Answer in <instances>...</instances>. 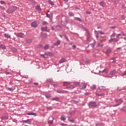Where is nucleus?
<instances>
[{
    "label": "nucleus",
    "instance_id": "43",
    "mask_svg": "<svg viewBox=\"0 0 126 126\" xmlns=\"http://www.w3.org/2000/svg\"><path fill=\"white\" fill-rule=\"evenodd\" d=\"M48 124H49V125H53V124H54L53 121V120L48 121Z\"/></svg>",
    "mask_w": 126,
    "mask_h": 126
},
{
    "label": "nucleus",
    "instance_id": "55",
    "mask_svg": "<svg viewBox=\"0 0 126 126\" xmlns=\"http://www.w3.org/2000/svg\"><path fill=\"white\" fill-rule=\"evenodd\" d=\"M37 48H43V45H41V44H39V45H37Z\"/></svg>",
    "mask_w": 126,
    "mask_h": 126
},
{
    "label": "nucleus",
    "instance_id": "64",
    "mask_svg": "<svg viewBox=\"0 0 126 126\" xmlns=\"http://www.w3.org/2000/svg\"><path fill=\"white\" fill-rule=\"evenodd\" d=\"M72 47L73 49H76V46H75V45H73Z\"/></svg>",
    "mask_w": 126,
    "mask_h": 126
},
{
    "label": "nucleus",
    "instance_id": "16",
    "mask_svg": "<svg viewBox=\"0 0 126 126\" xmlns=\"http://www.w3.org/2000/svg\"><path fill=\"white\" fill-rule=\"evenodd\" d=\"M40 56H41L43 59H47L48 56H47V53H45L44 54H41Z\"/></svg>",
    "mask_w": 126,
    "mask_h": 126
},
{
    "label": "nucleus",
    "instance_id": "34",
    "mask_svg": "<svg viewBox=\"0 0 126 126\" xmlns=\"http://www.w3.org/2000/svg\"><path fill=\"white\" fill-rule=\"evenodd\" d=\"M73 83L75 85V86H79V85L80 84L79 82H74Z\"/></svg>",
    "mask_w": 126,
    "mask_h": 126
},
{
    "label": "nucleus",
    "instance_id": "49",
    "mask_svg": "<svg viewBox=\"0 0 126 126\" xmlns=\"http://www.w3.org/2000/svg\"><path fill=\"white\" fill-rule=\"evenodd\" d=\"M115 36H116V33H113L112 34H111L110 35V37L111 38H114V37H115Z\"/></svg>",
    "mask_w": 126,
    "mask_h": 126
},
{
    "label": "nucleus",
    "instance_id": "3",
    "mask_svg": "<svg viewBox=\"0 0 126 126\" xmlns=\"http://www.w3.org/2000/svg\"><path fill=\"white\" fill-rule=\"evenodd\" d=\"M15 35L19 38H23L24 37V34L22 32L15 33Z\"/></svg>",
    "mask_w": 126,
    "mask_h": 126
},
{
    "label": "nucleus",
    "instance_id": "30",
    "mask_svg": "<svg viewBox=\"0 0 126 126\" xmlns=\"http://www.w3.org/2000/svg\"><path fill=\"white\" fill-rule=\"evenodd\" d=\"M91 89H92L93 90H94V89H96V85L94 84L92 86L90 87Z\"/></svg>",
    "mask_w": 126,
    "mask_h": 126
},
{
    "label": "nucleus",
    "instance_id": "25",
    "mask_svg": "<svg viewBox=\"0 0 126 126\" xmlns=\"http://www.w3.org/2000/svg\"><path fill=\"white\" fill-rule=\"evenodd\" d=\"M46 81L48 83H53V79L51 78L47 79Z\"/></svg>",
    "mask_w": 126,
    "mask_h": 126
},
{
    "label": "nucleus",
    "instance_id": "28",
    "mask_svg": "<svg viewBox=\"0 0 126 126\" xmlns=\"http://www.w3.org/2000/svg\"><path fill=\"white\" fill-rule=\"evenodd\" d=\"M48 30V28L46 27H41V31H47V30Z\"/></svg>",
    "mask_w": 126,
    "mask_h": 126
},
{
    "label": "nucleus",
    "instance_id": "7",
    "mask_svg": "<svg viewBox=\"0 0 126 126\" xmlns=\"http://www.w3.org/2000/svg\"><path fill=\"white\" fill-rule=\"evenodd\" d=\"M119 41V39H117V38H111L109 40V43H116V42H118Z\"/></svg>",
    "mask_w": 126,
    "mask_h": 126
},
{
    "label": "nucleus",
    "instance_id": "31",
    "mask_svg": "<svg viewBox=\"0 0 126 126\" xmlns=\"http://www.w3.org/2000/svg\"><path fill=\"white\" fill-rule=\"evenodd\" d=\"M35 9L37 10H39V11H41L42 10V9H41V7H40V5H37L35 7Z\"/></svg>",
    "mask_w": 126,
    "mask_h": 126
},
{
    "label": "nucleus",
    "instance_id": "35",
    "mask_svg": "<svg viewBox=\"0 0 126 126\" xmlns=\"http://www.w3.org/2000/svg\"><path fill=\"white\" fill-rule=\"evenodd\" d=\"M56 29L58 30V31H60L62 30V27H61V26H57Z\"/></svg>",
    "mask_w": 126,
    "mask_h": 126
},
{
    "label": "nucleus",
    "instance_id": "22",
    "mask_svg": "<svg viewBox=\"0 0 126 126\" xmlns=\"http://www.w3.org/2000/svg\"><path fill=\"white\" fill-rule=\"evenodd\" d=\"M65 59L62 58L59 61V63H63L65 62Z\"/></svg>",
    "mask_w": 126,
    "mask_h": 126
},
{
    "label": "nucleus",
    "instance_id": "62",
    "mask_svg": "<svg viewBox=\"0 0 126 126\" xmlns=\"http://www.w3.org/2000/svg\"><path fill=\"white\" fill-rule=\"evenodd\" d=\"M33 85H36V86H38L39 85V83H34Z\"/></svg>",
    "mask_w": 126,
    "mask_h": 126
},
{
    "label": "nucleus",
    "instance_id": "15",
    "mask_svg": "<svg viewBox=\"0 0 126 126\" xmlns=\"http://www.w3.org/2000/svg\"><path fill=\"white\" fill-rule=\"evenodd\" d=\"M99 72H101V73H108V72H109V70L104 69L102 71H99Z\"/></svg>",
    "mask_w": 126,
    "mask_h": 126
},
{
    "label": "nucleus",
    "instance_id": "37",
    "mask_svg": "<svg viewBox=\"0 0 126 126\" xmlns=\"http://www.w3.org/2000/svg\"><path fill=\"white\" fill-rule=\"evenodd\" d=\"M27 115H28L29 116H36V113H27Z\"/></svg>",
    "mask_w": 126,
    "mask_h": 126
},
{
    "label": "nucleus",
    "instance_id": "27",
    "mask_svg": "<svg viewBox=\"0 0 126 126\" xmlns=\"http://www.w3.org/2000/svg\"><path fill=\"white\" fill-rule=\"evenodd\" d=\"M98 89H99V90H105L106 89V87L102 86L99 87Z\"/></svg>",
    "mask_w": 126,
    "mask_h": 126
},
{
    "label": "nucleus",
    "instance_id": "21",
    "mask_svg": "<svg viewBox=\"0 0 126 126\" xmlns=\"http://www.w3.org/2000/svg\"><path fill=\"white\" fill-rule=\"evenodd\" d=\"M75 114V111L74 110H70L69 111V114L70 115V116H74Z\"/></svg>",
    "mask_w": 126,
    "mask_h": 126
},
{
    "label": "nucleus",
    "instance_id": "54",
    "mask_svg": "<svg viewBox=\"0 0 126 126\" xmlns=\"http://www.w3.org/2000/svg\"><path fill=\"white\" fill-rule=\"evenodd\" d=\"M60 126H67V124H64L63 123H61L60 124Z\"/></svg>",
    "mask_w": 126,
    "mask_h": 126
},
{
    "label": "nucleus",
    "instance_id": "4",
    "mask_svg": "<svg viewBox=\"0 0 126 126\" xmlns=\"http://www.w3.org/2000/svg\"><path fill=\"white\" fill-rule=\"evenodd\" d=\"M31 26L34 28H36V27H38V24H37V21H34V22H32L31 23Z\"/></svg>",
    "mask_w": 126,
    "mask_h": 126
},
{
    "label": "nucleus",
    "instance_id": "45",
    "mask_svg": "<svg viewBox=\"0 0 126 126\" xmlns=\"http://www.w3.org/2000/svg\"><path fill=\"white\" fill-rule=\"evenodd\" d=\"M68 84V85H69L71 84V83L70 82H64L63 84Z\"/></svg>",
    "mask_w": 126,
    "mask_h": 126
},
{
    "label": "nucleus",
    "instance_id": "60",
    "mask_svg": "<svg viewBox=\"0 0 126 126\" xmlns=\"http://www.w3.org/2000/svg\"><path fill=\"white\" fill-rule=\"evenodd\" d=\"M46 16L47 17H48V18H51V16L50 14H46Z\"/></svg>",
    "mask_w": 126,
    "mask_h": 126
},
{
    "label": "nucleus",
    "instance_id": "24",
    "mask_svg": "<svg viewBox=\"0 0 126 126\" xmlns=\"http://www.w3.org/2000/svg\"><path fill=\"white\" fill-rule=\"evenodd\" d=\"M46 55L48 57V56H50V57H53V56H54V53H52V52H48L47 53H46Z\"/></svg>",
    "mask_w": 126,
    "mask_h": 126
},
{
    "label": "nucleus",
    "instance_id": "6",
    "mask_svg": "<svg viewBox=\"0 0 126 126\" xmlns=\"http://www.w3.org/2000/svg\"><path fill=\"white\" fill-rule=\"evenodd\" d=\"M1 120H7L8 119V114L7 113H5L1 117Z\"/></svg>",
    "mask_w": 126,
    "mask_h": 126
},
{
    "label": "nucleus",
    "instance_id": "63",
    "mask_svg": "<svg viewBox=\"0 0 126 126\" xmlns=\"http://www.w3.org/2000/svg\"><path fill=\"white\" fill-rule=\"evenodd\" d=\"M99 33L101 34V35H104L105 33L102 32V31H99Z\"/></svg>",
    "mask_w": 126,
    "mask_h": 126
},
{
    "label": "nucleus",
    "instance_id": "2",
    "mask_svg": "<svg viewBox=\"0 0 126 126\" xmlns=\"http://www.w3.org/2000/svg\"><path fill=\"white\" fill-rule=\"evenodd\" d=\"M88 106L90 108H91V107L95 108V107H97L98 105H97V102H96V101H90L88 103Z\"/></svg>",
    "mask_w": 126,
    "mask_h": 126
},
{
    "label": "nucleus",
    "instance_id": "42",
    "mask_svg": "<svg viewBox=\"0 0 126 126\" xmlns=\"http://www.w3.org/2000/svg\"><path fill=\"white\" fill-rule=\"evenodd\" d=\"M12 50L13 52H14V53H16V52H17V49L15 48V47L12 48Z\"/></svg>",
    "mask_w": 126,
    "mask_h": 126
},
{
    "label": "nucleus",
    "instance_id": "48",
    "mask_svg": "<svg viewBox=\"0 0 126 126\" xmlns=\"http://www.w3.org/2000/svg\"><path fill=\"white\" fill-rule=\"evenodd\" d=\"M63 36H64V38H65L66 39V40H67V41H69V39H68V38L67 37V36H66V35L64 34Z\"/></svg>",
    "mask_w": 126,
    "mask_h": 126
},
{
    "label": "nucleus",
    "instance_id": "46",
    "mask_svg": "<svg viewBox=\"0 0 126 126\" xmlns=\"http://www.w3.org/2000/svg\"><path fill=\"white\" fill-rule=\"evenodd\" d=\"M112 52V50L111 49H108L106 51V54H110Z\"/></svg>",
    "mask_w": 126,
    "mask_h": 126
},
{
    "label": "nucleus",
    "instance_id": "58",
    "mask_svg": "<svg viewBox=\"0 0 126 126\" xmlns=\"http://www.w3.org/2000/svg\"><path fill=\"white\" fill-rule=\"evenodd\" d=\"M46 24H48V22H46V21H44L42 23V25H46Z\"/></svg>",
    "mask_w": 126,
    "mask_h": 126
},
{
    "label": "nucleus",
    "instance_id": "56",
    "mask_svg": "<svg viewBox=\"0 0 126 126\" xmlns=\"http://www.w3.org/2000/svg\"><path fill=\"white\" fill-rule=\"evenodd\" d=\"M120 105H121V103H118L117 104H115V105H113V107H118V106H120Z\"/></svg>",
    "mask_w": 126,
    "mask_h": 126
},
{
    "label": "nucleus",
    "instance_id": "1",
    "mask_svg": "<svg viewBox=\"0 0 126 126\" xmlns=\"http://www.w3.org/2000/svg\"><path fill=\"white\" fill-rule=\"evenodd\" d=\"M16 9H17V8L16 6H12L9 7L7 9L6 12L9 14L13 13V12H14L15 10H16Z\"/></svg>",
    "mask_w": 126,
    "mask_h": 126
},
{
    "label": "nucleus",
    "instance_id": "29",
    "mask_svg": "<svg viewBox=\"0 0 126 126\" xmlns=\"http://www.w3.org/2000/svg\"><path fill=\"white\" fill-rule=\"evenodd\" d=\"M50 48V45L49 44H46L44 47V50H48Z\"/></svg>",
    "mask_w": 126,
    "mask_h": 126
},
{
    "label": "nucleus",
    "instance_id": "20",
    "mask_svg": "<svg viewBox=\"0 0 126 126\" xmlns=\"http://www.w3.org/2000/svg\"><path fill=\"white\" fill-rule=\"evenodd\" d=\"M24 123L25 124H28L29 125H31V121L29 119L24 121Z\"/></svg>",
    "mask_w": 126,
    "mask_h": 126
},
{
    "label": "nucleus",
    "instance_id": "41",
    "mask_svg": "<svg viewBox=\"0 0 126 126\" xmlns=\"http://www.w3.org/2000/svg\"><path fill=\"white\" fill-rule=\"evenodd\" d=\"M80 89H85L86 88V85L80 86Z\"/></svg>",
    "mask_w": 126,
    "mask_h": 126
},
{
    "label": "nucleus",
    "instance_id": "14",
    "mask_svg": "<svg viewBox=\"0 0 126 126\" xmlns=\"http://www.w3.org/2000/svg\"><path fill=\"white\" fill-rule=\"evenodd\" d=\"M60 120L61 121H63V122H64V121H65V120H66V117H65V116H64V115H62V116H61V117L60 118Z\"/></svg>",
    "mask_w": 126,
    "mask_h": 126
},
{
    "label": "nucleus",
    "instance_id": "52",
    "mask_svg": "<svg viewBox=\"0 0 126 126\" xmlns=\"http://www.w3.org/2000/svg\"><path fill=\"white\" fill-rule=\"evenodd\" d=\"M53 15H54V13L53 12H51L50 13V18H51V19H53Z\"/></svg>",
    "mask_w": 126,
    "mask_h": 126
},
{
    "label": "nucleus",
    "instance_id": "18",
    "mask_svg": "<svg viewBox=\"0 0 126 126\" xmlns=\"http://www.w3.org/2000/svg\"><path fill=\"white\" fill-rule=\"evenodd\" d=\"M68 120L69 121V122H70V123H74V120L70 117H68Z\"/></svg>",
    "mask_w": 126,
    "mask_h": 126
},
{
    "label": "nucleus",
    "instance_id": "39",
    "mask_svg": "<svg viewBox=\"0 0 126 126\" xmlns=\"http://www.w3.org/2000/svg\"><path fill=\"white\" fill-rule=\"evenodd\" d=\"M46 109L47 111H51L53 110V107H46Z\"/></svg>",
    "mask_w": 126,
    "mask_h": 126
},
{
    "label": "nucleus",
    "instance_id": "32",
    "mask_svg": "<svg viewBox=\"0 0 126 126\" xmlns=\"http://www.w3.org/2000/svg\"><path fill=\"white\" fill-rule=\"evenodd\" d=\"M74 20H76V21H79L80 22H81V19L79 17H74Z\"/></svg>",
    "mask_w": 126,
    "mask_h": 126
},
{
    "label": "nucleus",
    "instance_id": "53",
    "mask_svg": "<svg viewBox=\"0 0 126 126\" xmlns=\"http://www.w3.org/2000/svg\"><path fill=\"white\" fill-rule=\"evenodd\" d=\"M126 75V70L124 72L123 74L121 75V76L124 77Z\"/></svg>",
    "mask_w": 126,
    "mask_h": 126
},
{
    "label": "nucleus",
    "instance_id": "23",
    "mask_svg": "<svg viewBox=\"0 0 126 126\" xmlns=\"http://www.w3.org/2000/svg\"><path fill=\"white\" fill-rule=\"evenodd\" d=\"M0 48L2 50H5V49H6V46H5L4 45L1 44L0 45Z\"/></svg>",
    "mask_w": 126,
    "mask_h": 126
},
{
    "label": "nucleus",
    "instance_id": "10",
    "mask_svg": "<svg viewBox=\"0 0 126 126\" xmlns=\"http://www.w3.org/2000/svg\"><path fill=\"white\" fill-rule=\"evenodd\" d=\"M99 5L100 6H101V7H105L106 6V3L104 1H102L99 2Z\"/></svg>",
    "mask_w": 126,
    "mask_h": 126
},
{
    "label": "nucleus",
    "instance_id": "13",
    "mask_svg": "<svg viewBox=\"0 0 126 126\" xmlns=\"http://www.w3.org/2000/svg\"><path fill=\"white\" fill-rule=\"evenodd\" d=\"M74 86L72 85L66 87V89H68V90H72V89H74Z\"/></svg>",
    "mask_w": 126,
    "mask_h": 126
},
{
    "label": "nucleus",
    "instance_id": "61",
    "mask_svg": "<svg viewBox=\"0 0 126 126\" xmlns=\"http://www.w3.org/2000/svg\"><path fill=\"white\" fill-rule=\"evenodd\" d=\"M120 36H122V34L119 33V34H117L116 38H119Z\"/></svg>",
    "mask_w": 126,
    "mask_h": 126
},
{
    "label": "nucleus",
    "instance_id": "40",
    "mask_svg": "<svg viewBox=\"0 0 126 126\" xmlns=\"http://www.w3.org/2000/svg\"><path fill=\"white\" fill-rule=\"evenodd\" d=\"M48 2H49V4H51V5H54V2H53L51 0H49Z\"/></svg>",
    "mask_w": 126,
    "mask_h": 126
},
{
    "label": "nucleus",
    "instance_id": "57",
    "mask_svg": "<svg viewBox=\"0 0 126 126\" xmlns=\"http://www.w3.org/2000/svg\"><path fill=\"white\" fill-rule=\"evenodd\" d=\"M8 90H9V91H11V92L13 91V89H11V88H8Z\"/></svg>",
    "mask_w": 126,
    "mask_h": 126
},
{
    "label": "nucleus",
    "instance_id": "38",
    "mask_svg": "<svg viewBox=\"0 0 126 126\" xmlns=\"http://www.w3.org/2000/svg\"><path fill=\"white\" fill-rule=\"evenodd\" d=\"M68 15H69V16H70V17L74 16V14H73V13H72V12H69L68 13Z\"/></svg>",
    "mask_w": 126,
    "mask_h": 126
},
{
    "label": "nucleus",
    "instance_id": "5",
    "mask_svg": "<svg viewBox=\"0 0 126 126\" xmlns=\"http://www.w3.org/2000/svg\"><path fill=\"white\" fill-rule=\"evenodd\" d=\"M57 93H59V94H64V92H67L66 91H64L61 89H58L56 91Z\"/></svg>",
    "mask_w": 126,
    "mask_h": 126
},
{
    "label": "nucleus",
    "instance_id": "17",
    "mask_svg": "<svg viewBox=\"0 0 126 126\" xmlns=\"http://www.w3.org/2000/svg\"><path fill=\"white\" fill-rule=\"evenodd\" d=\"M86 36H87V40L89 41L90 39V33L89 32H87Z\"/></svg>",
    "mask_w": 126,
    "mask_h": 126
},
{
    "label": "nucleus",
    "instance_id": "11",
    "mask_svg": "<svg viewBox=\"0 0 126 126\" xmlns=\"http://www.w3.org/2000/svg\"><path fill=\"white\" fill-rule=\"evenodd\" d=\"M115 102H116L117 103H121V104H122V103H123V99L122 98H120V99H115Z\"/></svg>",
    "mask_w": 126,
    "mask_h": 126
},
{
    "label": "nucleus",
    "instance_id": "59",
    "mask_svg": "<svg viewBox=\"0 0 126 126\" xmlns=\"http://www.w3.org/2000/svg\"><path fill=\"white\" fill-rule=\"evenodd\" d=\"M52 85H53V86H54V87H58V86H59V85H58V84H54Z\"/></svg>",
    "mask_w": 126,
    "mask_h": 126
},
{
    "label": "nucleus",
    "instance_id": "9",
    "mask_svg": "<svg viewBox=\"0 0 126 126\" xmlns=\"http://www.w3.org/2000/svg\"><path fill=\"white\" fill-rule=\"evenodd\" d=\"M61 40H60L58 39V40L56 42H55V43H54L53 44V45H54V46H60V45H61Z\"/></svg>",
    "mask_w": 126,
    "mask_h": 126
},
{
    "label": "nucleus",
    "instance_id": "51",
    "mask_svg": "<svg viewBox=\"0 0 126 126\" xmlns=\"http://www.w3.org/2000/svg\"><path fill=\"white\" fill-rule=\"evenodd\" d=\"M45 96L46 97V98H51V94H45Z\"/></svg>",
    "mask_w": 126,
    "mask_h": 126
},
{
    "label": "nucleus",
    "instance_id": "36",
    "mask_svg": "<svg viewBox=\"0 0 126 126\" xmlns=\"http://www.w3.org/2000/svg\"><path fill=\"white\" fill-rule=\"evenodd\" d=\"M82 29L84 31H86V33H88L89 32V31H88V30H87V29H86V28L84 27H82Z\"/></svg>",
    "mask_w": 126,
    "mask_h": 126
},
{
    "label": "nucleus",
    "instance_id": "44",
    "mask_svg": "<svg viewBox=\"0 0 126 126\" xmlns=\"http://www.w3.org/2000/svg\"><path fill=\"white\" fill-rule=\"evenodd\" d=\"M95 94L96 96H104L105 95L104 94H99L98 93H96Z\"/></svg>",
    "mask_w": 126,
    "mask_h": 126
},
{
    "label": "nucleus",
    "instance_id": "33",
    "mask_svg": "<svg viewBox=\"0 0 126 126\" xmlns=\"http://www.w3.org/2000/svg\"><path fill=\"white\" fill-rule=\"evenodd\" d=\"M4 37H5V38H10L11 36L10 34H9L8 33H4Z\"/></svg>",
    "mask_w": 126,
    "mask_h": 126
},
{
    "label": "nucleus",
    "instance_id": "8",
    "mask_svg": "<svg viewBox=\"0 0 126 126\" xmlns=\"http://www.w3.org/2000/svg\"><path fill=\"white\" fill-rule=\"evenodd\" d=\"M40 37L42 39H46L48 37V35L46 33H41Z\"/></svg>",
    "mask_w": 126,
    "mask_h": 126
},
{
    "label": "nucleus",
    "instance_id": "19",
    "mask_svg": "<svg viewBox=\"0 0 126 126\" xmlns=\"http://www.w3.org/2000/svg\"><path fill=\"white\" fill-rule=\"evenodd\" d=\"M60 100V98L58 96L57 97H53L52 99V101H59Z\"/></svg>",
    "mask_w": 126,
    "mask_h": 126
},
{
    "label": "nucleus",
    "instance_id": "50",
    "mask_svg": "<svg viewBox=\"0 0 126 126\" xmlns=\"http://www.w3.org/2000/svg\"><path fill=\"white\" fill-rule=\"evenodd\" d=\"M95 44H96V41H94V43H91V46L92 47H94L95 46Z\"/></svg>",
    "mask_w": 126,
    "mask_h": 126
},
{
    "label": "nucleus",
    "instance_id": "26",
    "mask_svg": "<svg viewBox=\"0 0 126 126\" xmlns=\"http://www.w3.org/2000/svg\"><path fill=\"white\" fill-rule=\"evenodd\" d=\"M112 2L115 4H118L120 2V0H112Z\"/></svg>",
    "mask_w": 126,
    "mask_h": 126
},
{
    "label": "nucleus",
    "instance_id": "47",
    "mask_svg": "<svg viewBox=\"0 0 126 126\" xmlns=\"http://www.w3.org/2000/svg\"><path fill=\"white\" fill-rule=\"evenodd\" d=\"M121 6L123 8H124V9H125V8H126V6L124 3L122 4Z\"/></svg>",
    "mask_w": 126,
    "mask_h": 126
},
{
    "label": "nucleus",
    "instance_id": "12",
    "mask_svg": "<svg viewBox=\"0 0 126 126\" xmlns=\"http://www.w3.org/2000/svg\"><path fill=\"white\" fill-rule=\"evenodd\" d=\"M117 73V70L116 69H113L110 72V75H114Z\"/></svg>",
    "mask_w": 126,
    "mask_h": 126
}]
</instances>
